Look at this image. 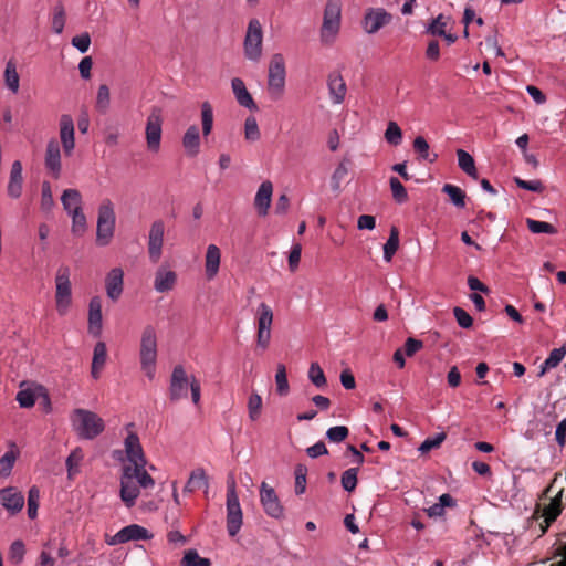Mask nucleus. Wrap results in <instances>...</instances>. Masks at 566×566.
Wrapping results in <instances>:
<instances>
[{
    "label": "nucleus",
    "instance_id": "1",
    "mask_svg": "<svg viewBox=\"0 0 566 566\" xmlns=\"http://www.w3.org/2000/svg\"><path fill=\"white\" fill-rule=\"evenodd\" d=\"M157 356V333L153 325H147L140 336L139 361L140 369L149 380H153L156 375Z\"/></svg>",
    "mask_w": 566,
    "mask_h": 566
},
{
    "label": "nucleus",
    "instance_id": "2",
    "mask_svg": "<svg viewBox=\"0 0 566 566\" xmlns=\"http://www.w3.org/2000/svg\"><path fill=\"white\" fill-rule=\"evenodd\" d=\"M191 390L192 402L197 406L200 402V384L195 378H188L185 368L178 365L174 368L170 378L169 398L171 401H178L187 398L188 389Z\"/></svg>",
    "mask_w": 566,
    "mask_h": 566
},
{
    "label": "nucleus",
    "instance_id": "3",
    "mask_svg": "<svg viewBox=\"0 0 566 566\" xmlns=\"http://www.w3.org/2000/svg\"><path fill=\"white\" fill-rule=\"evenodd\" d=\"M70 418L74 431L83 439L92 440L105 429L104 420L87 409H74Z\"/></svg>",
    "mask_w": 566,
    "mask_h": 566
},
{
    "label": "nucleus",
    "instance_id": "4",
    "mask_svg": "<svg viewBox=\"0 0 566 566\" xmlns=\"http://www.w3.org/2000/svg\"><path fill=\"white\" fill-rule=\"evenodd\" d=\"M342 2L340 0H327L324 8L323 24L321 28L322 42H334L340 29Z\"/></svg>",
    "mask_w": 566,
    "mask_h": 566
},
{
    "label": "nucleus",
    "instance_id": "5",
    "mask_svg": "<svg viewBox=\"0 0 566 566\" xmlns=\"http://www.w3.org/2000/svg\"><path fill=\"white\" fill-rule=\"evenodd\" d=\"M71 271L69 266L61 265L55 275V307L59 315L64 316L72 304Z\"/></svg>",
    "mask_w": 566,
    "mask_h": 566
},
{
    "label": "nucleus",
    "instance_id": "6",
    "mask_svg": "<svg viewBox=\"0 0 566 566\" xmlns=\"http://www.w3.org/2000/svg\"><path fill=\"white\" fill-rule=\"evenodd\" d=\"M115 212L111 200H104L98 208L96 242L107 245L114 235Z\"/></svg>",
    "mask_w": 566,
    "mask_h": 566
},
{
    "label": "nucleus",
    "instance_id": "7",
    "mask_svg": "<svg viewBox=\"0 0 566 566\" xmlns=\"http://www.w3.org/2000/svg\"><path fill=\"white\" fill-rule=\"evenodd\" d=\"M285 60L281 53L272 55L269 64L268 90L274 98H279L285 86Z\"/></svg>",
    "mask_w": 566,
    "mask_h": 566
},
{
    "label": "nucleus",
    "instance_id": "8",
    "mask_svg": "<svg viewBox=\"0 0 566 566\" xmlns=\"http://www.w3.org/2000/svg\"><path fill=\"white\" fill-rule=\"evenodd\" d=\"M263 30L258 19L249 21L244 38V55L247 59L258 62L262 56Z\"/></svg>",
    "mask_w": 566,
    "mask_h": 566
},
{
    "label": "nucleus",
    "instance_id": "9",
    "mask_svg": "<svg viewBox=\"0 0 566 566\" xmlns=\"http://www.w3.org/2000/svg\"><path fill=\"white\" fill-rule=\"evenodd\" d=\"M242 525V510L235 492L234 481L227 489V530L230 536H235Z\"/></svg>",
    "mask_w": 566,
    "mask_h": 566
},
{
    "label": "nucleus",
    "instance_id": "10",
    "mask_svg": "<svg viewBox=\"0 0 566 566\" xmlns=\"http://www.w3.org/2000/svg\"><path fill=\"white\" fill-rule=\"evenodd\" d=\"M163 109L153 106L146 122L145 138L148 150L157 153L161 143Z\"/></svg>",
    "mask_w": 566,
    "mask_h": 566
},
{
    "label": "nucleus",
    "instance_id": "11",
    "mask_svg": "<svg viewBox=\"0 0 566 566\" xmlns=\"http://www.w3.org/2000/svg\"><path fill=\"white\" fill-rule=\"evenodd\" d=\"M256 319V344L266 349L271 340V326L273 323V311L266 303H261L255 313Z\"/></svg>",
    "mask_w": 566,
    "mask_h": 566
},
{
    "label": "nucleus",
    "instance_id": "12",
    "mask_svg": "<svg viewBox=\"0 0 566 566\" xmlns=\"http://www.w3.org/2000/svg\"><path fill=\"white\" fill-rule=\"evenodd\" d=\"M137 469H130V465H124L120 478V500L127 507H133L139 496V486L134 480Z\"/></svg>",
    "mask_w": 566,
    "mask_h": 566
},
{
    "label": "nucleus",
    "instance_id": "13",
    "mask_svg": "<svg viewBox=\"0 0 566 566\" xmlns=\"http://www.w3.org/2000/svg\"><path fill=\"white\" fill-rule=\"evenodd\" d=\"M392 15L384 8H368L365 11L361 27L368 34L377 33L381 28L390 24Z\"/></svg>",
    "mask_w": 566,
    "mask_h": 566
},
{
    "label": "nucleus",
    "instance_id": "14",
    "mask_svg": "<svg viewBox=\"0 0 566 566\" xmlns=\"http://www.w3.org/2000/svg\"><path fill=\"white\" fill-rule=\"evenodd\" d=\"M153 538V534L138 524H130L119 530L114 536L106 539L111 546L124 544L130 541H147Z\"/></svg>",
    "mask_w": 566,
    "mask_h": 566
},
{
    "label": "nucleus",
    "instance_id": "15",
    "mask_svg": "<svg viewBox=\"0 0 566 566\" xmlns=\"http://www.w3.org/2000/svg\"><path fill=\"white\" fill-rule=\"evenodd\" d=\"M165 223L163 220H155L148 233V254L151 262L156 263L161 258L164 245Z\"/></svg>",
    "mask_w": 566,
    "mask_h": 566
},
{
    "label": "nucleus",
    "instance_id": "16",
    "mask_svg": "<svg viewBox=\"0 0 566 566\" xmlns=\"http://www.w3.org/2000/svg\"><path fill=\"white\" fill-rule=\"evenodd\" d=\"M260 501L265 513L274 518L283 516V506L272 486L262 482L260 486Z\"/></svg>",
    "mask_w": 566,
    "mask_h": 566
},
{
    "label": "nucleus",
    "instance_id": "17",
    "mask_svg": "<svg viewBox=\"0 0 566 566\" xmlns=\"http://www.w3.org/2000/svg\"><path fill=\"white\" fill-rule=\"evenodd\" d=\"M60 139L65 156H71L75 148V129L71 115L63 114L59 122Z\"/></svg>",
    "mask_w": 566,
    "mask_h": 566
},
{
    "label": "nucleus",
    "instance_id": "18",
    "mask_svg": "<svg viewBox=\"0 0 566 566\" xmlns=\"http://www.w3.org/2000/svg\"><path fill=\"white\" fill-rule=\"evenodd\" d=\"M44 165L53 178H60L62 171L61 147L55 138L50 139L46 144Z\"/></svg>",
    "mask_w": 566,
    "mask_h": 566
},
{
    "label": "nucleus",
    "instance_id": "19",
    "mask_svg": "<svg viewBox=\"0 0 566 566\" xmlns=\"http://www.w3.org/2000/svg\"><path fill=\"white\" fill-rule=\"evenodd\" d=\"M564 510V505H558L556 503H548L544 507L541 504L536 505L533 517L534 518H543L539 523L541 533L545 534L553 522L557 520V517L562 514Z\"/></svg>",
    "mask_w": 566,
    "mask_h": 566
},
{
    "label": "nucleus",
    "instance_id": "20",
    "mask_svg": "<svg viewBox=\"0 0 566 566\" xmlns=\"http://www.w3.org/2000/svg\"><path fill=\"white\" fill-rule=\"evenodd\" d=\"M125 451L129 465L145 467L146 460L138 436L135 432H129L125 439Z\"/></svg>",
    "mask_w": 566,
    "mask_h": 566
},
{
    "label": "nucleus",
    "instance_id": "21",
    "mask_svg": "<svg viewBox=\"0 0 566 566\" xmlns=\"http://www.w3.org/2000/svg\"><path fill=\"white\" fill-rule=\"evenodd\" d=\"M22 164L20 160H14L11 166L9 181L7 186V193L12 199H18L22 195L23 189V175Z\"/></svg>",
    "mask_w": 566,
    "mask_h": 566
},
{
    "label": "nucleus",
    "instance_id": "22",
    "mask_svg": "<svg viewBox=\"0 0 566 566\" xmlns=\"http://www.w3.org/2000/svg\"><path fill=\"white\" fill-rule=\"evenodd\" d=\"M124 272L120 268L112 269L105 279V287L107 296L117 301L123 293V284H124Z\"/></svg>",
    "mask_w": 566,
    "mask_h": 566
},
{
    "label": "nucleus",
    "instance_id": "23",
    "mask_svg": "<svg viewBox=\"0 0 566 566\" xmlns=\"http://www.w3.org/2000/svg\"><path fill=\"white\" fill-rule=\"evenodd\" d=\"M0 503L6 510L17 513L23 507L24 497L15 488L9 486L0 490Z\"/></svg>",
    "mask_w": 566,
    "mask_h": 566
},
{
    "label": "nucleus",
    "instance_id": "24",
    "mask_svg": "<svg viewBox=\"0 0 566 566\" xmlns=\"http://www.w3.org/2000/svg\"><path fill=\"white\" fill-rule=\"evenodd\" d=\"M88 332L98 336L102 332V301L93 296L88 304Z\"/></svg>",
    "mask_w": 566,
    "mask_h": 566
},
{
    "label": "nucleus",
    "instance_id": "25",
    "mask_svg": "<svg viewBox=\"0 0 566 566\" xmlns=\"http://www.w3.org/2000/svg\"><path fill=\"white\" fill-rule=\"evenodd\" d=\"M273 185L271 181H263L255 195L254 207L259 216H266L272 201Z\"/></svg>",
    "mask_w": 566,
    "mask_h": 566
},
{
    "label": "nucleus",
    "instance_id": "26",
    "mask_svg": "<svg viewBox=\"0 0 566 566\" xmlns=\"http://www.w3.org/2000/svg\"><path fill=\"white\" fill-rule=\"evenodd\" d=\"M329 96L334 104H340L345 99L347 87L346 83L338 72H333L327 80Z\"/></svg>",
    "mask_w": 566,
    "mask_h": 566
},
{
    "label": "nucleus",
    "instance_id": "27",
    "mask_svg": "<svg viewBox=\"0 0 566 566\" xmlns=\"http://www.w3.org/2000/svg\"><path fill=\"white\" fill-rule=\"evenodd\" d=\"M182 147L188 157H196L200 151V132L198 126L191 125L185 132L181 139Z\"/></svg>",
    "mask_w": 566,
    "mask_h": 566
},
{
    "label": "nucleus",
    "instance_id": "28",
    "mask_svg": "<svg viewBox=\"0 0 566 566\" xmlns=\"http://www.w3.org/2000/svg\"><path fill=\"white\" fill-rule=\"evenodd\" d=\"M221 251L216 244H209L205 255V272L208 280H213L220 268Z\"/></svg>",
    "mask_w": 566,
    "mask_h": 566
},
{
    "label": "nucleus",
    "instance_id": "29",
    "mask_svg": "<svg viewBox=\"0 0 566 566\" xmlns=\"http://www.w3.org/2000/svg\"><path fill=\"white\" fill-rule=\"evenodd\" d=\"M177 281L176 272L160 266L155 274L154 287L157 292H168L174 289Z\"/></svg>",
    "mask_w": 566,
    "mask_h": 566
},
{
    "label": "nucleus",
    "instance_id": "30",
    "mask_svg": "<svg viewBox=\"0 0 566 566\" xmlns=\"http://www.w3.org/2000/svg\"><path fill=\"white\" fill-rule=\"evenodd\" d=\"M107 360V348L104 342H97L94 346L91 375L94 379H98L101 371Z\"/></svg>",
    "mask_w": 566,
    "mask_h": 566
},
{
    "label": "nucleus",
    "instance_id": "31",
    "mask_svg": "<svg viewBox=\"0 0 566 566\" xmlns=\"http://www.w3.org/2000/svg\"><path fill=\"white\" fill-rule=\"evenodd\" d=\"M231 85L235 98L241 106L247 107L249 109H256V105L251 94L248 92L244 82L241 78H233Z\"/></svg>",
    "mask_w": 566,
    "mask_h": 566
},
{
    "label": "nucleus",
    "instance_id": "32",
    "mask_svg": "<svg viewBox=\"0 0 566 566\" xmlns=\"http://www.w3.org/2000/svg\"><path fill=\"white\" fill-rule=\"evenodd\" d=\"M566 483V478L563 479L560 474H556L551 482V484L544 490L543 496L549 497V503H556L558 505H564L562 497L564 493V484Z\"/></svg>",
    "mask_w": 566,
    "mask_h": 566
},
{
    "label": "nucleus",
    "instance_id": "33",
    "mask_svg": "<svg viewBox=\"0 0 566 566\" xmlns=\"http://www.w3.org/2000/svg\"><path fill=\"white\" fill-rule=\"evenodd\" d=\"M61 201L67 213H72L73 210L82 209V196L77 189H65L62 193Z\"/></svg>",
    "mask_w": 566,
    "mask_h": 566
},
{
    "label": "nucleus",
    "instance_id": "34",
    "mask_svg": "<svg viewBox=\"0 0 566 566\" xmlns=\"http://www.w3.org/2000/svg\"><path fill=\"white\" fill-rule=\"evenodd\" d=\"M202 488H208V478L203 469H196L190 473L184 491L191 493Z\"/></svg>",
    "mask_w": 566,
    "mask_h": 566
},
{
    "label": "nucleus",
    "instance_id": "35",
    "mask_svg": "<svg viewBox=\"0 0 566 566\" xmlns=\"http://www.w3.org/2000/svg\"><path fill=\"white\" fill-rule=\"evenodd\" d=\"M459 167L471 178L478 179V170L473 157L463 149L457 150Z\"/></svg>",
    "mask_w": 566,
    "mask_h": 566
},
{
    "label": "nucleus",
    "instance_id": "36",
    "mask_svg": "<svg viewBox=\"0 0 566 566\" xmlns=\"http://www.w3.org/2000/svg\"><path fill=\"white\" fill-rule=\"evenodd\" d=\"M4 83L6 86L12 92L18 93L19 85H20V76L17 72V64L11 59L7 62L6 70H4Z\"/></svg>",
    "mask_w": 566,
    "mask_h": 566
},
{
    "label": "nucleus",
    "instance_id": "37",
    "mask_svg": "<svg viewBox=\"0 0 566 566\" xmlns=\"http://www.w3.org/2000/svg\"><path fill=\"white\" fill-rule=\"evenodd\" d=\"M84 459V453L81 448H75L70 455L66 458L65 464L67 470V478L73 480L80 472L81 462Z\"/></svg>",
    "mask_w": 566,
    "mask_h": 566
},
{
    "label": "nucleus",
    "instance_id": "38",
    "mask_svg": "<svg viewBox=\"0 0 566 566\" xmlns=\"http://www.w3.org/2000/svg\"><path fill=\"white\" fill-rule=\"evenodd\" d=\"M454 505L455 502L453 497L450 494L444 493L439 497V502L426 509V512L429 517H441L444 515L446 507H452Z\"/></svg>",
    "mask_w": 566,
    "mask_h": 566
},
{
    "label": "nucleus",
    "instance_id": "39",
    "mask_svg": "<svg viewBox=\"0 0 566 566\" xmlns=\"http://www.w3.org/2000/svg\"><path fill=\"white\" fill-rule=\"evenodd\" d=\"M348 160L344 159L338 164V166L335 168L332 177H331V187L333 191L339 192L342 188V182L345 180V178L348 175Z\"/></svg>",
    "mask_w": 566,
    "mask_h": 566
},
{
    "label": "nucleus",
    "instance_id": "40",
    "mask_svg": "<svg viewBox=\"0 0 566 566\" xmlns=\"http://www.w3.org/2000/svg\"><path fill=\"white\" fill-rule=\"evenodd\" d=\"M399 248V230L396 227H391L390 234L387 242L384 245V259L387 262L392 260V256Z\"/></svg>",
    "mask_w": 566,
    "mask_h": 566
},
{
    "label": "nucleus",
    "instance_id": "41",
    "mask_svg": "<svg viewBox=\"0 0 566 566\" xmlns=\"http://www.w3.org/2000/svg\"><path fill=\"white\" fill-rule=\"evenodd\" d=\"M111 105V92L109 87L106 84H101L97 90L95 108L105 114L109 109Z\"/></svg>",
    "mask_w": 566,
    "mask_h": 566
},
{
    "label": "nucleus",
    "instance_id": "42",
    "mask_svg": "<svg viewBox=\"0 0 566 566\" xmlns=\"http://www.w3.org/2000/svg\"><path fill=\"white\" fill-rule=\"evenodd\" d=\"M442 192L447 193L452 203L458 208H463L465 206V193L460 187L446 184L442 187Z\"/></svg>",
    "mask_w": 566,
    "mask_h": 566
},
{
    "label": "nucleus",
    "instance_id": "43",
    "mask_svg": "<svg viewBox=\"0 0 566 566\" xmlns=\"http://www.w3.org/2000/svg\"><path fill=\"white\" fill-rule=\"evenodd\" d=\"M201 123L202 134L207 137L211 134L213 127V111L209 102L201 104Z\"/></svg>",
    "mask_w": 566,
    "mask_h": 566
},
{
    "label": "nucleus",
    "instance_id": "44",
    "mask_svg": "<svg viewBox=\"0 0 566 566\" xmlns=\"http://www.w3.org/2000/svg\"><path fill=\"white\" fill-rule=\"evenodd\" d=\"M181 566H211L208 558L200 557L196 549H188L180 562Z\"/></svg>",
    "mask_w": 566,
    "mask_h": 566
},
{
    "label": "nucleus",
    "instance_id": "45",
    "mask_svg": "<svg viewBox=\"0 0 566 566\" xmlns=\"http://www.w3.org/2000/svg\"><path fill=\"white\" fill-rule=\"evenodd\" d=\"M72 217V232L73 234L81 237L86 231V217L82 209L73 210L69 213Z\"/></svg>",
    "mask_w": 566,
    "mask_h": 566
},
{
    "label": "nucleus",
    "instance_id": "46",
    "mask_svg": "<svg viewBox=\"0 0 566 566\" xmlns=\"http://www.w3.org/2000/svg\"><path fill=\"white\" fill-rule=\"evenodd\" d=\"M308 378L317 388H323L327 384L325 374L317 363L311 364L308 369Z\"/></svg>",
    "mask_w": 566,
    "mask_h": 566
},
{
    "label": "nucleus",
    "instance_id": "47",
    "mask_svg": "<svg viewBox=\"0 0 566 566\" xmlns=\"http://www.w3.org/2000/svg\"><path fill=\"white\" fill-rule=\"evenodd\" d=\"M260 129L255 117L249 116L244 122V138L248 142H256L260 139Z\"/></svg>",
    "mask_w": 566,
    "mask_h": 566
},
{
    "label": "nucleus",
    "instance_id": "48",
    "mask_svg": "<svg viewBox=\"0 0 566 566\" xmlns=\"http://www.w3.org/2000/svg\"><path fill=\"white\" fill-rule=\"evenodd\" d=\"M392 198L398 203H403L408 200V193L403 185L397 177H391L389 180Z\"/></svg>",
    "mask_w": 566,
    "mask_h": 566
},
{
    "label": "nucleus",
    "instance_id": "49",
    "mask_svg": "<svg viewBox=\"0 0 566 566\" xmlns=\"http://www.w3.org/2000/svg\"><path fill=\"white\" fill-rule=\"evenodd\" d=\"M527 228L533 233H548L553 234L556 232V229L553 224L545 222V221H538L531 218L526 219Z\"/></svg>",
    "mask_w": 566,
    "mask_h": 566
},
{
    "label": "nucleus",
    "instance_id": "50",
    "mask_svg": "<svg viewBox=\"0 0 566 566\" xmlns=\"http://www.w3.org/2000/svg\"><path fill=\"white\" fill-rule=\"evenodd\" d=\"M261 409H262L261 396L256 392L251 394V396L249 397V400H248L249 418L252 421H255L261 415Z\"/></svg>",
    "mask_w": 566,
    "mask_h": 566
},
{
    "label": "nucleus",
    "instance_id": "51",
    "mask_svg": "<svg viewBox=\"0 0 566 566\" xmlns=\"http://www.w3.org/2000/svg\"><path fill=\"white\" fill-rule=\"evenodd\" d=\"M447 434L444 432L437 433L433 437H428L419 447L421 453H427L432 449H438L446 440Z\"/></svg>",
    "mask_w": 566,
    "mask_h": 566
},
{
    "label": "nucleus",
    "instance_id": "52",
    "mask_svg": "<svg viewBox=\"0 0 566 566\" xmlns=\"http://www.w3.org/2000/svg\"><path fill=\"white\" fill-rule=\"evenodd\" d=\"M275 382H276V391L281 396H284L289 392V381H287V376H286V369L283 364L277 365Z\"/></svg>",
    "mask_w": 566,
    "mask_h": 566
},
{
    "label": "nucleus",
    "instance_id": "53",
    "mask_svg": "<svg viewBox=\"0 0 566 566\" xmlns=\"http://www.w3.org/2000/svg\"><path fill=\"white\" fill-rule=\"evenodd\" d=\"M357 474H358V468H350L343 472L342 474V486L344 490L352 492L357 486Z\"/></svg>",
    "mask_w": 566,
    "mask_h": 566
},
{
    "label": "nucleus",
    "instance_id": "54",
    "mask_svg": "<svg viewBox=\"0 0 566 566\" xmlns=\"http://www.w3.org/2000/svg\"><path fill=\"white\" fill-rule=\"evenodd\" d=\"M65 24V11L62 3L54 7V13L52 18V29L55 33H62Z\"/></svg>",
    "mask_w": 566,
    "mask_h": 566
},
{
    "label": "nucleus",
    "instance_id": "55",
    "mask_svg": "<svg viewBox=\"0 0 566 566\" xmlns=\"http://www.w3.org/2000/svg\"><path fill=\"white\" fill-rule=\"evenodd\" d=\"M386 140L394 146H397L401 143L402 132L397 123L389 122L387 129L385 132Z\"/></svg>",
    "mask_w": 566,
    "mask_h": 566
},
{
    "label": "nucleus",
    "instance_id": "56",
    "mask_svg": "<svg viewBox=\"0 0 566 566\" xmlns=\"http://www.w3.org/2000/svg\"><path fill=\"white\" fill-rule=\"evenodd\" d=\"M448 24V18L443 14H439L434 18L427 28V32L431 35H444V31Z\"/></svg>",
    "mask_w": 566,
    "mask_h": 566
},
{
    "label": "nucleus",
    "instance_id": "57",
    "mask_svg": "<svg viewBox=\"0 0 566 566\" xmlns=\"http://www.w3.org/2000/svg\"><path fill=\"white\" fill-rule=\"evenodd\" d=\"M40 501V491L36 486H32L28 494V515L30 518H34L38 514Z\"/></svg>",
    "mask_w": 566,
    "mask_h": 566
},
{
    "label": "nucleus",
    "instance_id": "58",
    "mask_svg": "<svg viewBox=\"0 0 566 566\" xmlns=\"http://www.w3.org/2000/svg\"><path fill=\"white\" fill-rule=\"evenodd\" d=\"M130 469H137L136 475H134V480L138 484L139 488L148 489L153 488L155 484L154 479L147 473L145 467H132Z\"/></svg>",
    "mask_w": 566,
    "mask_h": 566
},
{
    "label": "nucleus",
    "instance_id": "59",
    "mask_svg": "<svg viewBox=\"0 0 566 566\" xmlns=\"http://www.w3.org/2000/svg\"><path fill=\"white\" fill-rule=\"evenodd\" d=\"M413 149L416 153L419 154L420 158L429 160L430 163L434 161L438 157L437 155H434L433 158H429V144L422 136H418L415 138Z\"/></svg>",
    "mask_w": 566,
    "mask_h": 566
},
{
    "label": "nucleus",
    "instance_id": "60",
    "mask_svg": "<svg viewBox=\"0 0 566 566\" xmlns=\"http://www.w3.org/2000/svg\"><path fill=\"white\" fill-rule=\"evenodd\" d=\"M349 430L345 426L332 427L327 430L326 437L332 442H342L348 437Z\"/></svg>",
    "mask_w": 566,
    "mask_h": 566
},
{
    "label": "nucleus",
    "instance_id": "61",
    "mask_svg": "<svg viewBox=\"0 0 566 566\" xmlns=\"http://www.w3.org/2000/svg\"><path fill=\"white\" fill-rule=\"evenodd\" d=\"M24 553V544L21 541H15L10 546L9 559L14 564H19L22 562Z\"/></svg>",
    "mask_w": 566,
    "mask_h": 566
},
{
    "label": "nucleus",
    "instance_id": "62",
    "mask_svg": "<svg viewBox=\"0 0 566 566\" xmlns=\"http://www.w3.org/2000/svg\"><path fill=\"white\" fill-rule=\"evenodd\" d=\"M15 462V455L13 452H6L0 458V475L8 476L11 473L13 464Z\"/></svg>",
    "mask_w": 566,
    "mask_h": 566
},
{
    "label": "nucleus",
    "instance_id": "63",
    "mask_svg": "<svg viewBox=\"0 0 566 566\" xmlns=\"http://www.w3.org/2000/svg\"><path fill=\"white\" fill-rule=\"evenodd\" d=\"M53 205L54 201L52 197L51 186L48 181H44L42 184L41 209L44 211H50Z\"/></svg>",
    "mask_w": 566,
    "mask_h": 566
},
{
    "label": "nucleus",
    "instance_id": "64",
    "mask_svg": "<svg viewBox=\"0 0 566 566\" xmlns=\"http://www.w3.org/2000/svg\"><path fill=\"white\" fill-rule=\"evenodd\" d=\"M514 182L518 188L533 192H542L544 190V186L541 180H524L520 177H515Z\"/></svg>",
    "mask_w": 566,
    "mask_h": 566
}]
</instances>
